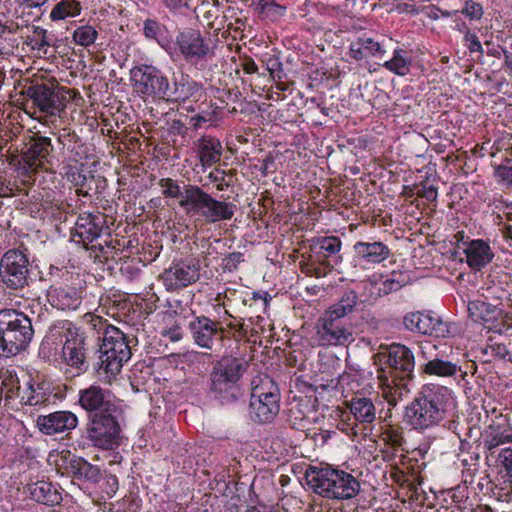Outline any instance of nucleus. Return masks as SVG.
I'll return each instance as SVG.
<instances>
[{"label": "nucleus", "instance_id": "43", "mask_svg": "<svg viewBox=\"0 0 512 512\" xmlns=\"http://www.w3.org/2000/svg\"><path fill=\"white\" fill-rule=\"evenodd\" d=\"M83 322L89 327L90 330L94 331L98 335V339L102 340V337H106L110 328H116L104 319L102 316L95 313H86L83 316Z\"/></svg>", "mask_w": 512, "mask_h": 512}, {"label": "nucleus", "instance_id": "25", "mask_svg": "<svg viewBox=\"0 0 512 512\" xmlns=\"http://www.w3.org/2000/svg\"><path fill=\"white\" fill-rule=\"evenodd\" d=\"M47 300L59 310H76L82 302V296L81 291L75 287L52 285L47 290Z\"/></svg>", "mask_w": 512, "mask_h": 512}, {"label": "nucleus", "instance_id": "42", "mask_svg": "<svg viewBox=\"0 0 512 512\" xmlns=\"http://www.w3.org/2000/svg\"><path fill=\"white\" fill-rule=\"evenodd\" d=\"M0 379V398L4 397L6 401H9L16 396L20 397L22 390L19 385V380L15 375L8 372L3 373Z\"/></svg>", "mask_w": 512, "mask_h": 512}, {"label": "nucleus", "instance_id": "48", "mask_svg": "<svg viewBox=\"0 0 512 512\" xmlns=\"http://www.w3.org/2000/svg\"><path fill=\"white\" fill-rule=\"evenodd\" d=\"M143 34L147 39L159 41L163 26L155 19L148 18L143 23Z\"/></svg>", "mask_w": 512, "mask_h": 512}, {"label": "nucleus", "instance_id": "28", "mask_svg": "<svg viewBox=\"0 0 512 512\" xmlns=\"http://www.w3.org/2000/svg\"><path fill=\"white\" fill-rule=\"evenodd\" d=\"M194 144L202 167H211L220 161L223 148L217 138L205 135L199 138Z\"/></svg>", "mask_w": 512, "mask_h": 512}, {"label": "nucleus", "instance_id": "23", "mask_svg": "<svg viewBox=\"0 0 512 512\" xmlns=\"http://www.w3.org/2000/svg\"><path fill=\"white\" fill-rule=\"evenodd\" d=\"M78 425V417L71 411L61 410L47 415H39L36 419V426L44 435L68 432Z\"/></svg>", "mask_w": 512, "mask_h": 512}, {"label": "nucleus", "instance_id": "24", "mask_svg": "<svg viewBox=\"0 0 512 512\" xmlns=\"http://www.w3.org/2000/svg\"><path fill=\"white\" fill-rule=\"evenodd\" d=\"M355 259L365 265H376L384 262L390 257L389 247L381 242L372 239L360 240L353 245Z\"/></svg>", "mask_w": 512, "mask_h": 512}, {"label": "nucleus", "instance_id": "59", "mask_svg": "<svg viewBox=\"0 0 512 512\" xmlns=\"http://www.w3.org/2000/svg\"><path fill=\"white\" fill-rule=\"evenodd\" d=\"M241 67L247 74H254L258 71V66L251 57H245L242 60Z\"/></svg>", "mask_w": 512, "mask_h": 512}, {"label": "nucleus", "instance_id": "21", "mask_svg": "<svg viewBox=\"0 0 512 512\" xmlns=\"http://www.w3.org/2000/svg\"><path fill=\"white\" fill-rule=\"evenodd\" d=\"M405 328L411 332L446 337L449 334L448 326L438 317L423 312H411L403 319Z\"/></svg>", "mask_w": 512, "mask_h": 512}, {"label": "nucleus", "instance_id": "54", "mask_svg": "<svg viewBox=\"0 0 512 512\" xmlns=\"http://www.w3.org/2000/svg\"><path fill=\"white\" fill-rule=\"evenodd\" d=\"M33 33L34 40L39 48L52 45V40L49 38L47 30L37 26L34 27Z\"/></svg>", "mask_w": 512, "mask_h": 512}, {"label": "nucleus", "instance_id": "16", "mask_svg": "<svg viewBox=\"0 0 512 512\" xmlns=\"http://www.w3.org/2000/svg\"><path fill=\"white\" fill-rule=\"evenodd\" d=\"M130 75L134 91L142 98H167L169 80L157 67L141 64L133 67Z\"/></svg>", "mask_w": 512, "mask_h": 512}, {"label": "nucleus", "instance_id": "2", "mask_svg": "<svg viewBox=\"0 0 512 512\" xmlns=\"http://www.w3.org/2000/svg\"><path fill=\"white\" fill-rule=\"evenodd\" d=\"M381 368L379 379L383 387V396L390 405H396L414 377L415 357L410 348L403 344L393 343L377 355Z\"/></svg>", "mask_w": 512, "mask_h": 512}, {"label": "nucleus", "instance_id": "13", "mask_svg": "<svg viewBox=\"0 0 512 512\" xmlns=\"http://www.w3.org/2000/svg\"><path fill=\"white\" fill-rule=\"evenodd\" d=\"M33 106L47 116H58L66 108L68 102L66 90L56 82L37 83L23 90Z\"/></svg>", "mask_w": 512, "mask_h": 512}, {"label": "nucleus", "instance_id": "30", "mask_svg": "<svg viewBox=\"0 0 512 512\" xmlns=\"http://www.w3.org/2000/svg\"><path fill=\"white\" fill-rule=\"evenodd\" d=\"M347 405L355 420L361 424H372L377 418L376 406L369 397L355 395Z\"/></svg>", "mask_w": 512, "mask_h": 512}, {"label": "nucleus", "instance_id": "19", "mask_svg": "<svg viewBox=\"0 0 512 512\" xmlns=\"http://www.w3.org/2000/svg\"><path fill=\"white\" fill-rule=\"evenodd\" d=\"M77 404L91 416L94 414L117 412L118 410L112 392L98 384H92L80 389L78 391Z\"/></svg>", "mask_w": 512, "mask_h": 512}, {"label": "nucleus", "instance_id": "33", "mask_svg": "<svg viewBox=\"0 0 512 512\" xmlns=\"http://www.w3.org/2000/svg\"><path fill=\"white\" fill-rule=\"evenodd\" d=\"M20 400L23 404L29 406L45 405L50 401V393L48 392L46 383H29L22 390Z\"/></svg>", "mask_w": 512, "mask_h": 512}, {"label": "nucleus", "instance_id": "51", "mask_svg": "<svg viewBox=\"0 0 512 512\" xmlns=\"http://www.w3.org/2000/svg\"><path fill=\"white\" fill-rule=\"evenodd\" d=\"M243 261L244 258L241 252H232L223 259L222 267L225 271L232 272L235 271Z\"/></svg>", "mask_w": 512, "mask_h": 512}, {"label": "nucleus", "instance_id": "6", "mask_svg": "<svg viewBox=\"0 0 512 512\" xmlns=\"http://www.w3.org/2000/svg\"><path fill=\"white\" fill-rule=\"evenodd\" d=\"M281 394L277 384L268 375L256 376L251 381L249 417L257 424L273 422L280 411Z\"/></svg>", "mask_w": 512, "mask_h": 512}, {"label": "nucleus", "instance_id": "18", "mask_svg": "<svg viewBox=\"0 0 512 512\" xmlns=\"http://www.w3.org/2000/svg\"><path fill=\"white\" fill-rule=\"evenodd\" d=\"M175 45L183 59L190 64L211 59L215 54L209 39H205L200 31L194 29L179 32Z\"/></svg>", "mask_w": 512, "mask_h": 512}, {"label": "nucleus", "instance_id": "61", "mask_svg": "<svg viewBox=\"0 0 512 512\" xmlns=\"http://www.w3.org/2000/svg\"><path fill=\"white\" fill-rule=\"evenodd\" d=\"M504 67L506 71L512 75V51L503 50Z\"/></svg>", "mask_w": 512, "mask_h": 512}, {"label": "nucleus", "instance_id": "63", "mask_svg": "<svg viewBox=\"0 0 512 512\" xmlns=\"http://www.w3.org/2000/svg\"><path fill=\"white\" fill-rule=\"evenodd\" d=\"M502 235L510 242V246L512 247V224H503Z\"/></svg>", "mask_w": 512, "mask_h": 512}, {"label": "nucleus", "instance_id": "45", "mask_svg": "<svg viewBox=\"0 0 512 512\" xmlns=\"http://www.w3.org/2000/svg\"><path fill=\"white\" fill-rule=\"evenodd\" d=\"M491 323L486 324L485 329L494 333L502 334L512 327V317L503 314L500 309L492 315Z\"/></svg>", "mask_w": 512, "mask_h": 512}, {"label": "nucleus", "instance_id": "31", "mask_svg": "<svg viewBox=\"0 0 512 512\" xmlns=\"http://www.w3.org/2000/svg\"><path fill=\"white\" fill-rule=\"evenodd\" d=\"M66 470L74 478L97 483L101 479V472L98 466L92 465L82 457L73 456L67 463Z\"/></svg>", "mask_w": 512, "mask_h": 512}, {"label": "nucleus", "instance_id": "40", "mask_svg": "<svg viewBox=\"0 0 512 512\" xmlns=\"http://www.w3.org/2000/svg\"><path fill=\"white\" fill-rule=\"evenodd\" d=\"M158 184L162 189L161 192L164 198L177 199L180 207L184 200L187 187L195 186L194 184H184L181 186L177 180L169 177L160 179Z\"/></svg>", "mask_w": 512, "mask_h": 512}, {"label": "nucleus", "instance_id": "7", "mask_svg": "<svg viewBox=\"0 0 512 512\" xmlns=\"http://www.w3.org/2000/svg\"><path fill=\"white\" fill-rule=\"evenodd\" d=\"M181 208L189 216H199L204 222L214 224L232 219L235 206L215 199L196 185L187 187Z\"/></svg>", "mask_w": 512, "mask_h": 512}, {"label": "nucleus", "instance_id": "32", "mask_svg": "<svg viewBox=\"0 0 512 512\" xmlns=\"http://www.w3.org/2000/svg\"><path fill=\"white\" fill-rule=\"evenodd\" d=\"M385 51L379 42L370 37H359L352 41L349 47V55L359 61L368 57L383 55Z\"/></svg>", "mask_w": 512, "mask_h": 512}, {"label": "nucleus", "instance_id": "10", "mask_svg": "<svg viewBox=\"0 0 512 512\" xmlns=\"http://www.w3.org/2000/svg\"><path fill=\"white\" fill-rule=\"evenodd\" d=\"M0 279L6 289L22 291L31 282V262L27 250L11 248L0 259Z\"/></svg>", "mask_w": 512, "mask_h": 512}, {"label": "nucleus", "instance_id": "29", "mask_svg": "<svg viewBox=\"0 0 512 512\" xmlns=\"http://www.w3.org/2000/svg\"><path fill=\"white\" fill-rule=\"evenodd\" d=\"M27 491L32 500L47 506H56L62 501L61 492L48 481L41 480L28 484Z\"/></svg>", "mask_w": 512, "mask_h": 512}, {"label": "nucleus", "instance_id": "15", "mask_svg": "<svg viewBox=\"0 0 512 512\" xmlns=\"http://www.w3.org/2000/svg\"><path fill=\"white\" fill-rule=\"evenodd\" d=\"M194 344L205 349V355H218L227 338L226 329L215 320L206 316H196L188 324Z\"/></svg>", "mask_w": 512, "mask_h": 512}, {"label": "nucleus", "instance_id": "46", "mask_svg": "<svg viewBox=\"0 0 512 512\" xmlns=\"http://www.w3.org/2000/svg\"><path fill=\"white\" fill-rule=\"evenodd\" d=\"M64 176L75 187H84L87 182V176L74 165L64 167Z\"/></svg>", "mask_w": 512, "mask_h": 512}, {"label": "nucleus", "instance_id": "9", "mask_svg": "<svg viewBox=\"0 0 512 512\" xmlns=\"http://www.w3.org/2000/svg\"><path fill=\"white\" fill-rule=\"evenodd\" d=\"M136 341L130 338L118 327L110 328L107 336L102 337L99 352L98 368L108 376H116L132 355L131 343Z\"/></svg>", "mask_w": 512, "mask_h": 512}, {"label": "nucleus", "instance_id": "12", "mask_svg": "<svg viewBox=\"0 0 512 512\" xmlns=\"http://www.w3.org/2000/svg\"><path fill=\"white\" fill-rule=\"evenodd\" d=\"M315 329L314 341L320 347L347 346L354 341L352 323L327 311L319 317Z\"/></svg>", "mask_w": 512, "mask_h": 512}, {"label": "nucleus", "instance_id": "50", "mask_svg": "<svg viewBox=\"0 0 512 512\" xmlns=\"http://www.w3.org/2000/svg\"><path fill=\"white\" fill-rule=\"evenodd\" d=\"M461 12L471 20H479L483 15L482 6L473 0H467Z\"/></svg>", "mask_w": 512, "mask_h": 512}, {"label": "nucleus", "instance_id": "5", "mask_svg": "<svg viewBox=\"0 0 512 512\" xmlns=\"http://www.w3.org/2000/svg\"><path fill=\"white\" fill-rule=\"evenodd\" d=\"M246 366L243 358L232 355L222 356L213 363L209 376L211 394L221 402L229 403L236 400L239 393L238 382Z\"/></svg>", "mask_w": 512, "mask_h": 512}, {"label": "nucleus", "instance_id": "34", "mask_svg": "<svg viewBox=\"0 0 512 512\" xmlns=\"http://www.w3.org/2000/svg\"><path fill=\"white\" fill-rule=\"evenodd\" d=\"M358 303V294L351 289L343 292L340 299L329 306L325 311L331 314H336L338 317L347 319L348 315L354 312Z\"/></svg>", "mask_w": 512, "mask_h": 512}, {"label": "nucleus", "instance_id": "17", "mask_svg": "<svg viewBox=\"0 0 512 512\" xmlns=\"http://www.w3.org/2000/svg\"><path fill=\"white\" fill-rule=\"evenodd\" d=\"M201 264L196 258L174 260L160 274V281L169 292L182 290L200 279Z\"/></svg>", "mask_w": 512, "mask_h": 512}, {"label": "nucleus", "instance_id": "8", "mask_svg": "<svg viewBox=\"0 0 512 512\" xmlns=\"http://www.w3.org/2000/svg\"><path fill=\"white\" fill-rule=\"evenodd\" d=\"M48 339L62 340V359L66 365L78 372H84L87 369L86 337L72 322L58 321L52 325L47 333Z\"/></svg>", "mask_w": 512, "mask_h": 512}, {"label": "nucleus", "instance_id": "49", "mask_svg": "<svg viewBox=\"0 0 512 512\" xmlns=\"http://www.w3.org/2000/svg\"><path fill=\"white\" fill-rule=\"evenodd\" d=\"M383 440L393 448L401 447L404 443L402 431L393 426H388L382 433Z\"/></svg>", "mask_w": 512, "mask_h": 512}, {"label": "nucleus", "instance_id": "38", "mask_svg": "<svg viewBox=\"0 0 512 512\" xmlns=\"http://www.w3.org/2000/svg\"><path fill=\"white\" fill-rule=\"evenodd\" d=\"M460 368L457 364L439 358L429 360L423 367V372L429 375L448 377L455 375Z\"/></svg>", "mask_w": 512, "mask_h": 512}, {"label": "nucleus", "instance_id": "4", "mask_svg": "<svg viewBox=\"0 0 512 512\" xmlns=\"http://www.w3.org/2000/svg\"><path fill=\"white\" fill-rule=\"evenodd\" d=\"M34 336L31 319L15 309L0 310V355L10 357L25 350Z\"/></svg>", "mask_w": 512, "mask_h": 512}, {"label": "nucleus", "instance_id": "52", "mask_svg": "<svg viewBox=\"0 0 512 512\" xmlns=\"http://www.w3.org/2000/svg\"><path fill=\"white\" fill-rule=\"evenodd\" d=\"M225 175H226V171L220 170V169H215V171H212L209 173L208 179L211 182L217 183L216 189L218 191H224L231 185L229 181H226Z\"/></svg>", "mask_w": 512, "mask_h": 512}, {"label": "nucleus", "instance_id": "56", "mask_svg": "<svg viewBox=\"0 0 512 512\" xmlns=\"http://www.w3.org/2000/svg\"><path fill=\"white\" fill-rule=\"evenodd\" d=\"M495 175L512 187V166L498 165L495 167Z\"/></svg>", "mask_w": 512, "mask_h": 512}, {"label": "nucleus", "instance_id": "41", "mask_svg": "<svg viewBox=\"0 0 512 512\" xmlns=\"http://www.w3.org/2000/svg\"><path fill=\"white\" fill-rule=\"evenodd\" d=\"M411 60L407 58L406 51L403 49H396L393 57L383 63V67L400 76H405L409 73Z\"/></svg>", "mask_w": 512, "mask_h": 512}, {"label": "nucleus", "instance_id": "64", "mask_svg": "<svg viewBox=\"0 0 512 512\" xmlns=\"http://www.w3.org/2000/svg\"><path fill=\"white\" fill-rule=\"evenodd\" d=\"M208 119L205 118L204 116L202 115H196V116H193L191 119H190V122L193 126L194 129H198L201 127L202 123H205L207 122Z\"/></svg>", "mask_w": 512, "mask_h": 512}, {"label": "nucleus", "instance_id": "57", "mask_svg": "<svg viewBox=\"0 0 512 512\" xmlns=\"http://www.w3.org/2000/svg\"><path fill=\"white\" fill-rule=\"evenodd\" d=\"M465 41L470 52L483 53L482 45L476 34L470 33L469 31L465 34Z\"/></svg>", "mask_w": 512, "mask_h": 512}, {"label": "nucleus", "instance_id": "47", "mask_svg": "<svg viewBox=\"0 0 512 512\" xmlns=\"http://www.w3.org/2000/svg\"><path fill=\"white\" fill-rule=\"evenodd\" d=\"M483 353H490L498 359L509 360L512 362L511 353L508 347L505 344L493 342L491 338H489V343L484 348Z\"/></svg>", "mask_w": 512, "mask_h": 512}, {"label": "nucleus", "instance_id": "3", "mask_svg": "<svg viewBox=\"0 0 512 512\" xmlns=\"http://www.w3.org/2000/svg\"><path fill=\"white\" fill-rule=\"evenodd\" d=\"M305 478L316 494L327 499L348 500L360 492V483L352 474L330 466H309Z\"/></svg>", "mask_w": 512, "mask_h": 512}, {"label": "nucleus", "instance_id": "35", "mask_svg": "<svg viewBox=\"0 0 512 512\" xmlns=\"http://www.w3.org/2000/svg\"><path fill=\"white\" fill-rule=\"evenodd\" d=\"M251 5L262 19L271 22L278 21L286 12V7L276 3L274 0H251Z\"/></svg>", "mask_w": 512, "mask_h": 512}, {"label": "nucleus", "instance_id": "14", "mask_svg": "<svg viewBox=\"0 0 512 512\" xmlns=\"http://www.w3.org/2000/svg\"><path fill=\"white\" fill-rule=\"evenodd\" d=\"M116 412L94 414L86 424V438L92 446L102 450H113L120 442V424Z\"/></svg>", "mask_w": 512, "mask_h": 512}, {"label": "nucleus", "instance_id": "1", "mask_svg": "<svg viewBox=\"0 0 512 512\" xmlns=\"http://www.w3.org/2000/svg\"><path fill=\"white\" fill-rule=\"evenodd\" d=\"M454 407L451 391L444 386L425 385L406 407L405 420L418 431L438 426Z\"/></svg>", "mask_w": 512, "mask_h": 512}, {"label": "nucleus", "instance_id": "36", "mask_svg": "<svg viewBox=\"0 0 512 512\" xmlns=\"http://www.w3.org/2000/svg\"><path fill=\"white\" fill-rule=\"evenodd\" d=\"M200 91L197 83L188 80H181L174 83V88L170 89L168 84V94L166 101L185 102L187 99L194 97Z\"/></svg>", "mask_w": 512, "mask_h": 512}, {"label": "nucleus", "instance_id": "22", "mask_svg": "<svg viewBox=\"0 0 512 512\" xmlns=\"http://www.w3.org/2000/svg\"><path fill=\"white\" fill-rule=\"evenodd\" d=\"M53 151V145L49 137L34 136L27 144V149L21 156L23 169L26 172L36 171L42 168L45 162L49 163V156Z\"/></svg>", "mask_w": 512, "mask_h": 512}, {"label": "nucleus", "instance_id": "11", "mask_svg": "<svg viewBox=\"0 0 512 512\" xmlns=\"http://www.w3.org/2000/svg\"><path fill=\"white\" fill-rule=\"evenodd\" d=\"M342 242L338 237L326 236L313 239L309 261L301 265L308 276L317 278L326 276L338 263Z\"/></svg>", "mask_w": 512, "mask_h": 512}, {"label": "nucleus", "instance_id": "58", "mask_svg": "<svg viewBox=\"0 0 512 512\" xmlns=\"http://www.w3.org/2000/svg\"><path fill=\"white\" fill-rule=\"evenodd\" d=\"M417 195L421 198H425L429 202H435L437 200L438 192L436 187L428 186L418 190Z\"/></svg>", "mask_w": 512, "mask_h": 512}, {"label": "nucleus", "instance_id": "39", "mask_svg": "<svg viewBox=\"0 0 512 512\" xmlns=\"http://www.w3.org/2000/svg\"><path fill=\"white\" fill-rule=\"evenodd\" d=\"M81 9V4L77 0H60L51 10L50 18L53 21H59L67 17H75L80 14Z\"/></svg>", "mask_w": 512, "mask_h": 512}, {"label": "nucleus", "instance_id": "53", "mask_svg": "<svg viewBox=\"0 0 512 512\" xmlns=\"http://www.w3.org/2000/svg\"><path fill=\"white\" fill-rule=\"evenodd\" d=\"M498 461L512 479V448L502 449L498 455Z\"/></svg>", "mask_w": 512, "mask_h": 512}, {"label": "nucleus", "instance_id": "55", "mask_svg": "<svg viewBox=\"0 0 512 512\" xmlns=\"http://www.w3.org/2000/svg\"><path fill=\"white\" fill-rule=\"evenodd\" d=\"M267 70L269 71L270 76L274 80H279L280 81L282 79V72H283L282 63L279 62L278 59L270 58L267 61Z\"/></svg>", "mask_w": 512, "mask_h": 512}, {"label": "nucleus", "instance_id": "60", "mask_svg": "<svg viewBox=\"0 0 512 512\" xmlns=\"http://www.w3.org/2000/svg\"><path fill=\"white\" fill-rule=\"evenodd\" d=\"M169 130L172 134L184 136L187 128L181 120H173L170 124Z\"/></svg>", "mask_w": 512, "mask_h": 512}, {"label": "nucleus", "instance_id": "27", "mask_svg": "<svg viewBox=\"0 0 512 512\" xmlns=\"http://www.w3.org/2000/svg\"><path fill=\"white\" fill-rule=\"evenodd\" d=\"M464 253L468 266L476 271H480L494 258V253L490 245L481 239L469 242L464 248Z\"/></svg>", "mask_w": 512, "mask_h": 512}, {"label": "nucleus", "instance_id": "62", "mask_svg": "<svg viewBox=\"0 0 512 512\" xmlns=\"http://www.w3.org/2000/svg\"><path fill=\"white\" fill-rule=\"evenodd\" d=\"M428 16L431 18V19H438L440 16H444V17H448L450 16V13L447 12V11H442L441 9L439 8H436V7H431L428 11Z\"/></svg>", "mask_w": 512, "mask_h": 512}, {"label": "nucleus", "instance_id": "37", "mask_svg": "<svg viewBox=\"0 0 512 512\" xmlns=\"http://www.w3.org/2000/svg\"><path fill=\"white\" fill-rule=\"evenodd\" d=\"M497 307L480 300L470 301L467 306L469 317L474 322H479L485 327L491 323L492 315L497 313Z\"/></svg>", "mask_w": 512, "mask_h": 512}, {"label": "nucleus", "instance_id": "26", "mask_svg": "<svg viewBox=\"0 0 512 512\" xmlns=\"http://www.w3.org/2000/svg\"><path fill=\"white\" fill-rule=\"evenodd\" d=\"M512 442V425L506 416L500 415L497 421L489 425L485 432L483 446L493 453V450L500 445Z\"/></svg>", "mask_w": 512, "mask_h": 512}, {"label": "nucleus", "instance_id": "20", "mask_svg": "<svg viewBox=\"0 0 512 512\" xmlns=\"http://www.w3.org/2000/svg\"><path fill=\"white\" fill-rule=\"evenodd\" d=\"M106 228L105 215L100 212H84L81 213L75 223L72 236L78 243H82L85 248H89V244L97 240L103 229Z\"/></svg>", "mask_w": 512, "mask_h": 512}, {"label": "nucleus", "instance_id": "44", "mask_svg": "<svg viewBox=\"0 0 512 512\" xmlns=\"http://www.w3.org/2000/svg\"><path fill=\"white\" fill-rule=\"evenodd\" d=\"M97 37V30L88 24L79 26L73 33V40L75 43L83 47H88L94 44Z\"/></svg>", "mask_w": 512, "mask_h": 512}]
</instances>
